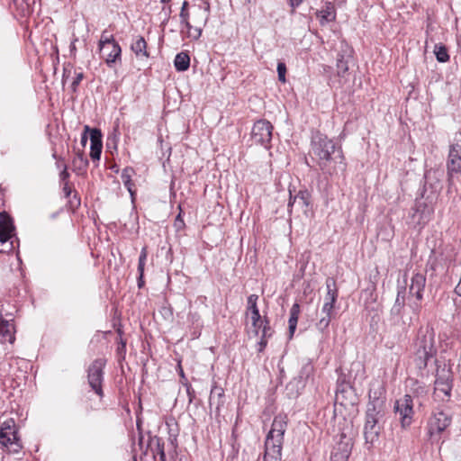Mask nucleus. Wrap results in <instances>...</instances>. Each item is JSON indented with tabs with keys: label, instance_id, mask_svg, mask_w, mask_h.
<instances>
[{
	"label": "nucleus",
	"instance_id": "nucleus-1",
	"mask_svg": "<svg viewBox=\"0 0 461 461\" xmlns=\"http://www.w3.org/2000/svg\"><path fill=\"white\" fill-rule=\"evenodd\" d=\"M438 346L434 328L427 324L420 326L411 345V360L422 375L429 362L437 359Z\"/></svg>",
	"mask_w": 461,
	"mask_h": 461
},
{
	"label": "nucleus",
	"instance_id": "nucleus-2",
	"mask_svg": "<svg viewBox=\"0 0 461 461\" xmlns=\"http://www.w3.org/2000/svg\"><path fill=\"white\" fill-rule=\"evenodd\" d=\"M311 155L320 168L328 174L333 172L330 168L331 162L339 163L345 168V158L340 146L337 147L333 140L320 131L312 132L311 138Z\"/></svg>",
	"mask_w": 461,
	"mask_h": 461
},
{
	"label": "nucleus",
	"instance_id": "nucleus-3",
	"mask_svg": "<svg viewBox=\"0 0 461 461\" xmlns=\"http://www.w3.org/2000/svg\"><path fill=\"white\" fill-rule=\"evenodd\" d=\"M289 419L285 413L274 417L269 431L264 442L263 461H282V449Z\"/></svg>",
	"mask_w": 461,
	"mask_h": 461
},
{
	"label": "nucleus",
	"instance_id": "nucleus-4",
	"mask_svg": "<svg viewBox=\"0 0 461 461\" xmlns=\"http://www.w3.org/2000/svg\"><path fill=\"white\" fill-rule=\"evenodd\" d=\"M436 373L434 382V395L442 402H448L453 388V375L451 368L446 363L435 359Z\"/></svg>",
	"mask_w": 461,
	"mask_h": 461
},
{
	"label": "nucleus",
	"instance_id": "nucleus-5",
	"mask_svg": "<svg viewBox=\"0 0 461 461\" xmlns=\"http://www.w3.org/2000/svg\"><path fill=\"white\" fill-rule=\"evenodd\" d=\"M0 448L10 454H18L23 449L18 427L13 418L5 420L0 425Z\"/></svg>",
	"mask_w": 461,
	"mask_h": 461
},
{
	"label": "nucleus",
	"instance_id": "nucleus-6",
	"mask_svg": "<svg viewBox=\"0 0 461 461\" xmlns=\"http://www.w3.org/2000/svg\"><path fill=\"white\" fill-rule=\"evenodd\" d=\"M447 193L457 192L456 183L461 182V145L452 144L449 147L447 159Z\"/></svg>",
	"mask_w": 461,
	"mask_h": 461
},
{
	"label": "nucleus",
	"instance_id": "nucleus-7",
	"mask_svg": "<svg viewBox=\"0 0 461 461\" xmlns=\"http://www.w3.org/2000/svg\"><path fill=\"white\" fill-rule=\"evenodd\" d=\"M197 1V3L192 5L193 29L186 35V37L192 41H198L201 38L203 29L206 26L211 15V5L209 0Z\"/></svg>",
	"mask_w": 461,
	"mask_h": 461
},
{
	"label": "nucleus",
	"instance_id": "nucleus-8",
	"mask_svg": "<svg viewBox=\"0 0 461 461\" xmlns=\"http://www.w3.org/2000/svg\"><path fill=\"white\" fill-rule=\"evenodd\" d=\"M106 359L99 357L95 359L87 369V382L91 389L100 397L103 398L104 393L103 390L104 369L106 366Z\"/></svg>",
	"mask_w": 461,
	"mask_h": 461
},
{
	"label": "nucleus",
	"instance_id": "nucleus-9",
	"mask_svg": "<svg viewBox=\"0 0 461 461\" xmlns=\"http://www.w3.org/2000/svg\"><path fill=\"white\" fill-rule=\"evenodd\" d=\"M451 417L443 411H435L428 421V434L431 441H438L450 425Z\"/></svg>",
	"mask_w": 461,
	"mask_h": 461
},
{
	"label": "nucleus",
	"instance_id": "nucleus-10",
	"mask_svg": "<svg viewBox=\"0 0 461 461\" xmlns=\"http://www.w3.org/2000/svg\"><path fill=\"white\" fill-rule=\"evenodd\" d=\"M274 127L270 122L267 120L257 121L251 131V140L258 145L263 146L265 149L271 148V140Z\"/></svg>",
	"mask_w": 461,
	"mask_h": 461
},
{
	"label": "nucleus",
	"instance_id": "nucleus-11",
	"mask_svg": "<svg viewBox=\"0 0 461 461\" xmlns=\"http://www.w3.org/2000/svg\"><path fill=\"white\" fill-rule=\"evenodd\" d=\"M395 414L398 415L401 426L405 429L413 420V400L410 394H405L394 403Z\"/></svg>",
	"mask_w": 461,
	"mask_h": 461
},
{
	"label": "nucleus",
	"instance_id": "nucleus-12",
	"mask_svg": "<svg viewBox=\"0 0 461 461\" xmlns=\"http://www.w3.org/2000/svg\"><path fill=\"white\" fill-rule=\"evenodd\" d=\"M258 295L250 294L247 299L246 316H249L251 325L255 334L259 335L260 330L264 328L266 321H269L267 317L262 318L258 307Z\"/></svg>",
	"mask_w": 461,
	"mask_h": 461
},
{
	"label": "nucleus",
	"instance_id": "nucleus-13",
	"mask_svg": "<svg viewBox=\"0 0 461 461\" xmlns=\"http://www.w3.org/2000/svg\"><path fill=\"white\" fill-rule=\"evenodd\" d=\"M444 172L438 168H430L425 172L424 175V194L429 192V194L438 197L443 188Z\"/></svg>",
	"mask_w": 461,
	"mask_h": 461
},
{
	"label": "nucleus",
	"instance_id": "nucleus-14",
	"mask_svg": "<svg viewBox=\"0 0 461 461\" xmlns=\"http://www.w3.org/2000/svg\"><path fill=\"white\" fill-rule=\"evenodd\" d=\"M426 274L418 272L412 275L409 286V294L415 296L418 303L413 306V310L417 311L420 308V303L423 299V292L426 286Z\"/></svg>",
	"mask_w": 461,
	"mask_h": 461
},
{
	"label": "nucleus",
	"instance_id": "nucleus-15",
	"mask_svg": "<svg viewBox=\"0 0 461 461\" xmlns=\"http://www.w3.org/2000/svg\"><path fill=\"white\" fill-rule=\"evenodd\" d=\"M351 438L342 434L340 440L333 447L330 461H348L352 450Z\"/></svg>",
	"mask_w": 461,
	"mask_h": 461
},
{
	"label": "nucleus",
	"instance_id": "nucleus-16",
	"mask_svg": "<svg viewBox=\"0 0 461 461\" xmlns=\"http://www.w3.org/2000/svg\"><path fill=\"white\" fill-rule=\"evenodd\" d=\"M15 227L11 216L5 212H0V243L5 246L14 233Z\"/></svg>",
	"mask_w": 461,
	"mask_h": 461
},
{
	"label": "nucleus",
	"instance_id": "nucleus-17",
	"mask_svg": "<svg viewBox=\"0 0 461 461\" xmlns=\"http://www.w3.org/2000/svg\"><path fill=\"white\" fill-rule=\"evenodd\" d=\"M384 401L381 398L375 397L369 400L366 406V418L376 420L375 421L382 423L384 417Z\"/></svg>",
	"mask_w": 461,
	"mask_h": 461
},
{
	"label": "nucleus",
	"instance_id": "nucleus-18",
	"mask_svg": "<svg viewBox=\"0 0 461 461\" xmlns=\"http://www.w3.org/2000/svg\"><path fill=\"white\" fill-rule=\"evenodd\" d=\"M321 315L322 316L315 322V327L321 333L327 334L330 321L335 316V304L323 303Z\"/></svg>",
	"mask_w": 461,
	"mask_h": 461
},
{
	"label": "nucleus",
	"instance_id": "nucleus-19",
	"mask_svg": "<svg viewBox=\"0 0 461 461\" xmlns=\"http://www.w3.org/2000/svg\"><path fill=\"white\" fill-rule=\"evenodd\" d=\"M99 50L106 65L110 68L122 59V48L118 42L104 46L103 50Z\"/></svg>",
	"mask_w": 461,
	"mask_h": 461
},
{
	"label": "nucleus",
	"instance_id": "nucleus-20",
	"mask_svg": "<svg viewBox=\"0 0 461 461\" xmlns=\"http://www.w3.org/2000/svg\"><path fill=\"white\" fill-rule=\"evenodd\" d=\"M164 440L158 437L152 436L149 431L147 432V444L145 446V455L150 450L152 454L159 456V461H166V453L164 449Z\"/></svg>",
	"mask_w": 461,
	"mask_h": 461
},
{
	"label": "nucleus",
	"instance_id": "nucleus-21",
	"mask_svg": "<svg viewBox=\"0 0 461 461\" xmlns=\"http://www.w3.org/2000/svg\"><path fill=\"white\" fill-rule=\"evenodd\" d=\"M315 16L319 20L321 26L335 22L337 11L334 4L332 2H325L322 7L315 12Z\"/></svg>",
	"mask_w": 461,
	"mask_h": 461
},
{
	"label": "nucleus",
	"instance_id": "nucleus-22",
	"mask_svg": "<svg viewBox=\"0 0 461 461\" xmlns=\"http://www.w3.org/2000/svg\"><path fill=\"white\" fill-rule=\"evenodd\" d=\"M103 135L98 128H94L90 136V158L92 160H99L103 149Z\"/></svg>",
	"mask_w": 461,
	"mask_h": 461
},
{
	"label": "nucleus",
	"instance_id": "nucleus-23",
	"mask_svg": "<svg viewBox=\"0 0 461 461\" xmlns=\"http://www.w3.org/2000/svg\"><path fill=\"white\" fill-rule=\"evenodd\" d=\"M376 420H369L366 418L364 426V437L366 443L373 444L378 439L382 429V423L375 421Z\"/></svg>",
	"mask_w": 461,
	"mask_h": 461
},
{
	"label": "nucleus",
	"instance_id": "nucleus-24",
	"mask_svg": "<svg viewBox=\"0 0 461 461\" xmlns=\"http://www.w3.org/2000/svg\"><path fill=\"white\" fill-rule=\"evenodd\" d=\"M136 175V172L133 167H126L122 169L121 178L123 183V185L128 190L131 203H134L136 200V189H135V184L132 181V177Z\"/></svg>",
	"mask_w": 461,
	"mask_h": 461
},
{
	"label": "nucleus",
	"instance_id": "nucleus-25",
	"mask_svg": "<svg viewBox=\"0 0 461 461\" xmlns=\"http://www.w3.org/2000/svg\"><path fill=\"white\" fill-rule=\"evenodd\" d=\"M314 373V366L313 364L311 361H308L305 363L300 372L299 375L293 382H290L288 386L293 385L295 384L297 387L303 388L305 386V384L307 381L313 376Z\"/></svg>",
	"mask_w": 461,
	"mask_h": 461
},
{
	"label": "nucleus",
	"instance_id": "nucleus-26",
	"mask_svg": "<svg viewBox=\"0 0 461 461\" xmlns=\"http://www.w3.org/2000/svg\"><path fill=\"white\" fill-rule=\"evenodd\" d=\"M352 390L349 377L343 373L339 374L337 379L336 400L348 398V394L351 393Z\"/></svg>",
	"mask_w": 461,
	"mask_h": 461
},
{
	"label": "nucleus",
	"instance_id": "nucleus-27",
	"mask_svg": "<svg viewBox=\"0 0 461 461\" xmlns=\"http://www.w3.org/2000/svg\"><path fill=\"white\" fill-rule=\"evenodd\" d=\"M326 294L323 298V303L330 304H336L339 298V288L337 281L334 277H328L325 281Z\"/></svg>",
	"mask_w": 461,
	"mask_h": 461
},
{
	"label": "nucleus",
	"instance_id": "nucleus-28",
	"mask_svg": "<svg viewBox=\"0 0 461 461\" xmlns=\"http://www.w3.org/2000/svg\"><path fill=\"white\" fill-rule=\"evenodd\" d=\"M14 339V325L9 321L4 320L0 313V343H13Z\"/></svg>",
	"mask_w": 461,
	"mask_h": 461
},
{
	"label": "nucleus",
	"instance_id": "nucleus-29",
	"mask_svg": "<svg viewBox=\"0 0 461 461\" xmlns=\"http://www.w3.org/2000/svg\"><path fill=\"white\" fill-rule=\"evenodd\" d=\"M131 50L136 55L137 58L144 57L149 59L150 57L148 51V44L144 37L139 35L136 36L131 44Z\"/></svg>",
	"mask_w": 461,
	"mask_h": 461
},
{
	"label": "nucleus",
	"instance_id": "nucleus-30",
	"mask_svg": "<svg viewBox=\"0 0 461 461\" xmlns=\"http://www.w3.org/2000/svg\"><path fill=\"white\" fill-rule=\"evenodd\" d=\"M88 164L84 152L78 150L72 159V169L77 176H82L86 173Z\"/></svg>",
	"mask_w": 461,
	"mask_h": 461
},
{
	"label": "nucleus",
	"instance_id": "nucleus-31",
	"mask_svg": "<svg viewBox=\"0 0 461 461\" xmlns=\"http://www.w3.org/2000/svg\"><path fill=\"white\" fill-rule=\"evenodd\" d=\"M224 390L221 387L214 385L211 390L210 404L216 405V411H219L221 407L224 405Z\"/></svg>",
	"mask_w": 461,
	"mask_h": 461
},
{
	"label": "nucleus",
	"instance_id": "nucleus-32",
	"mask_svg": "<svg viewBox=\"0 0 461 461\" xmlns=\"http://www.w3.org/2000/svg\"><path fill=\"white\" fill-rule=\"evenodd\" d=\"M414 213L412 214V218L415 217L416 213H420L417 223H424L425 221L429 220L430 215L433 212V210L429 209L427 204L424 203H417L415 207L413 208Z\"/></svg>",
	"mask_w": 461,
	"mask_h": 461
},
{
	"label": "nucleus",
	"instance_id": "nucleus-33",
	"mask_svg": "<svg viewBox=\"0 0 461 461\" xmlns=\"http://www.w3.org/2000/svg\"><path fill=\"white\" fill-rule=\"evenodd\" d=\"M299 314H300V305H299V303H295L293 304V306L290 309V317L288 320V329H289L290 338H292L294 336V333L296 330Z\"/></svg>",
	"mask_w": 461,
	"mask_h": 461
},
{
	"label": "nucleus",
	"instance_id": "nucleus-34",
	"mask_svg": "<svg viewBox=\"0 0 461 461\" xmlns=\"http://www.w3.org/2000/svg\"><path fill=\"white\" fill-rule=\"evenodd\" d=\"M261 337L260 340L258 342V352L261 353L265 350V348L267 346V339L270 338L273 334V330L270 327V322L266 321V324L264 325V328L260 330Z\"/></svg>",
	"mask_w": 461,
	"mask_h": 461
},
{
	"label": "nucleus",
	"instance_id": "nucleus-35",
	"mask_svg": "<svg viewBox=\"0 0 461 461\" xmlns=\"http://www.w3.org/2000/svg\"><path fill=\"white\" fill-rule=\"evenodd\" d=\"M175 68L179 72L187 70L190 67V57L185 52L176 54L174 60Z\"/></svg>",
	"mask_w": 461,
	"mask_h": 461
},
{
	"label": "nucleus",
	"instance_id": "nucleus-36",
	"mask_svg": "<svg viewBox=\"0 0 461 461\" xmlns=\"http://www.w3.org/2000/svg\"><path fill=\"white\" fill-rule=\"evenodd\" d=\"M405 290L406 288L404 286H402L398 289L395 303L393 307V312H396L397 314L401 312L405 305Z\"/></svg>",
	"mask_w": 461,
	"mask_h": 461
},
{
	"label": "nucleus",
	"instance_id": "nucleus-37",
	"mask_svg": "<svg viewBox=\"0 0 461 461\" xmlns=\"http://www.w3.org/2000/svg\"><path fill=\"white\" fill-rule=\"evenodd\" d=\"M192 15V12L190 13L189 10H180L179 14V19H180V24L184 28L186 29V34L190 32L193 29V24L190 21V16Z\"/></svg>",
	"mask_w": 461,
	"mask_h": 461
},
{
	"label": "nucleus",
	"instance_id": "nucleus-38",
	"mask_svg": "<svg viewBox=\"0 0 461 461\" xmlns=\"http://www.w3.org/2000/svg\"><path fill=\"white\" fill-rule=\"evenodd\" d=\"M434 53L437 60L440 63L447 62L450 59L447 49L444 45H436Z\"/></svg>",
	"mask_w": 461,
	"mask_h": 461
},
{
	"label": "nucleus",
	"instance_id": "nucleus-39",
	"mask_svg": "<svg viewBox=\"0 0 461 461\" xmlns=\"http://www.w3.org/2000/svg\"><path fill=\"white\" fill-rule=\"evenodd\" d=\"M348 70V60L344 55L339 54L337 58V71L339 77H344Z\"/></svg>",
	"mask_w": 461,
	"mask_h": 461
},
{
	"label": "nucleus",
	"instance_id": "nucleus-40",
	"mask_svg": "<svg viewBox=\"0 0 461 461\" xmlns=\"http://www.w3.org/2000/svg\"><path fill=\"white\" fill-rule=\"evenodd\" d=\"M137 429L139 431L138 447L141 454L145 455V446L147 444V434L144 435L141 429V421L137 420Z\"/></svg>",
	"mask_w": 461,
	"mask_h": 461
},
{
	"label": "nucleus",
	"instance_id": "nucleus-41",
	"mask_svg": "<svg viewBox=\"0 0 461 461\" xmlns=\"http://www.w3.org/2000/svg\"><path fill=\"white\" fill-rule=\"evenodd\" d=\"M117 42L114 40V37L113 34H110L107 30H104L102 32L99 42H98V48L99 50H103L104 46H106L108 44H112Z\"/></svg>",
	"mask_w": 461,
	"mask_h": 461
},
{
	"label": "nucleus",
	"instance_id": "nucleus-42",
	"mask_svg": "<svg viewBox=\"0 0 461 461\" xmlns=\"http://www.w3.org/2000/svg\"><path fill=\"white\" fill-rule=\"evenodd\" d=\"M311 195L307 190H300L298 194L294 196V201H298L303 206L308 207L310 204Z\"/></svg>",
	"mask_w": 461,
	"mask_h": 461
},
{
	"label": "nucleus",
	"instance_id": "nucleus-43",
	"mask_svg": "<svg viewBox=\"0 0 461 461\" xmlns=\"http://www.w3.org/2000/svg\"><path fill=\"white\" fill-rule=\"evenodd\" d=\"M187 321L195 328L202 327L201 316L196 312H189L188 316H187Z\"/></svg>",
	"mask_w": 461,
	"mask_h": 461
},
{
	"label": "nucleus",
	"instance_id": "nucleus-44",
	"mask_svg": "<svg viewBox=\"0 0 461 461\" xmlns=\"http://www.w3.org/2000/svg\"><path fill=\"white\" fill-rule=\"evenodd\" d=\"M159 312L163 316L165 320H171L173 319V308L170 304L166 303L159 310Z\"/></svg>",
	"mask_w": 461,
	"mask_h": 461
},
{
	"label": "nucleus",
	"instance_id": "nucleus-45",
	"mask_svg": "<svg viewBox=\"0 0 461 461\" xmlns=\"http://www.w3.org/2000/svg\"><path fill=\"white\" fill-rule=\"evenodd\" d=\"M277 75H278V80L282 83H285V74H286V66L285 63L283 61H279L277 63Z\"/></svg>",
	"mask_w": 461,
	"mask_h": 461
},
{
	"label": "nucleus",
	"instance_id": "nucleus-46",
	"mask_svg": "<svg viewBox=\"0 0 461 461\" xmlns=\"http://www.w3.org/2000/svg\"><path fill=\"white\" fill-rule=\"evenodd\" d=\"M84 78V73L83 72H76V76L71 83V90L72 92L76 93L77 90V86L81 83V81Z\"/></svg>",
	"mask_w": 461,
	"mask_h": 461
},
{
	"label": "nucleus",
	"instance_id": "nucleus-47",
	"mask_svg": "<svg viewBox=\"0 0 461 461\" xmlns=\"http://www.w3.org/2000/svg\"><path fill=\"white\" fill-rule=\"evenodd\" d=\"M93 130H94V128H91L89 125H85L84 131L81 134V140H80L83 147H85L87 143V140H88L87 134L89 133V137H90Z\"/></svg>",
	"mask_w": 461,
	"mask_h": 461
},
{
	"label": "nucleus",
	"instance_id": "nucleus-48",
	"mask_svg": "<svg viewBox=\"0 0 461 461\" xmlns=\"http://www.w3.org/2000/svg\"><path fill=\"white\" fill-rule=\"evenodd\" d=\"M184 385L185 387L186 393L188 396V402H189V403H192L194 402V400L195 399V392H194V388L192 387L191 384L188 383L187 379H185V383Z\"/></svg>",
	"mask_w": 461,
	"mask_h": 461
},
{
	"label": "nucleus",
	"instance_id": "nucleus-49",
	"mask_svg": "<svg viewBox=\"0 0 461 461\" xmlns=\"http://www.w3.org/2000/svg\"><path fill=\"white\" fill-rule=\"evenodd\" d=\"M69 177H70V175L68 171V166H67V164H63L62 169L59 173V179L62 183H66V182H68Z\"/></svg>",
	"mask_w": 461,
	"mask_h": 461
},
{
	"label": "nucleus",
	"instance_id": "nucleus-50",
	"mask_svg": "<svg viewBox=\"0 0 461 461\" xmlns=\"http://www.w3.org/2000/svg\"><path fill=\"white\" fill-rule=\"evenodd\" d=\"M117 353L122 357H124L126 353V341L123 340L122 338H120V345L117 348Z\"/></svg>",
	"mask_w": 461,
	"mask_h": 461
},
{
	"label": "nucleus",
	"instance_id": "nucleus-51",
	"mask_svg": "<svg viewBox=\"0 0 461 461\" xmlns=\"http://www.w3.org/2000/svg\"><path fill=\"white\" fill-rule=\"evenodd\" d=\"M413 384L416 385L415 391L417 393H420V394L427 393L426 387L423 384H421L419 381H417V380L414 381Z\"/></svg>",
	"mask_w": 461,
	"mask_h": 461
},
{
	"label": "nucleus",
	"instance_id": "nucleus-52",
	"mask_svg": "<svg viewBox=\"0 0 461 461\" xmlns=\"http://www.w3.org/2000/svg\"><path fill=\"white\" fill-rule=\"evenodd\" d=\"M62 191H63L64 195H65L66 198H68L71 195L72 189L69 186V183L68 182L63 183Z\"/></svg>",
	"mask_w": 461,
	"mask_h": 461
},
{
	"label": "nucleus",
	"instance_id": "nucleus-53",
	"mask_svg": "<svg viewBox=\"0 0 461 461\" xmlns=\"http://www.w3.org/2000/svg\"><path fill=\"white\" fill-rule=\"evenodd\" d=\"M147 257H148L147 248L143 247L140 250V254L138 262L146 264Z\"/></svg>",
	"mask_w": 461,
	"mask_h": 461
},
{
	"label": "nucleus",
	"instance_id": "nucleus-54",
	"mask_svg": "<svg viewBox=\"0 0 461 461\" xmlns=\"http://www.w3.org/2000/svg\"><path fill=\"white\" fill-rule=\"evenodd\" d=\"M303 0H288V4L292 8V13L303 4Z\"/></svg>",
	"mask_w": 461,
	"mask_h": 461
},
{
	"label": "nucleus",
	"instance_id": "nucleus-55",
	"mask_svg": "<svg viewBox=\"0 0 461 461\" xmlns=\"http://www.w3.org/2000/svg\"><path fill=\"white\" fill-rule=\"evenodd\" d=\"M69 203H70V205L72 207H78L80 205V203H81L80 198L77 197V193H75V194L73 195V199H71L69 201Z\"/></svg>",
	"mask_w": 461,
	"mask_h": 461
},
{
	"label": "nucleus",
	"instance_id": "nucleus-56",
	"mask_svg": "<svg viewBox=\"0 0 461 461\" xmlns=\"http://www.w3.org/2000/svg\"><path fill=\"white\" fill-rule=\"evenodd\" d=\"M162 12L166 14L167 18L168 19L172 13L171 5L169 4L164 5V6L162 7Z\"/></svg>",
	"mask_w": 461,
	"mask_h": 461
},
{
	"label": "nucleus",
	"instance_id": "nucleus-57",
	"mask_svg": "<svg viewBox=\"0 0 461 461\" xmlns=\"http://www.w3.org/2000/svg\"><path fill=\"white\" fill-rule=\"evenodd\" d=\"M137 285L140 289L143 288L144 285H145V281H144V276H138V279H137Z\"/></svg>",
	"mask_w": 461,
	"mask_h": 461
},
{
	"label": "nucleus",
	"instance_id": "nucleus-58",
	"mask_svg": "<svg viewBox=\"0 0 461 461\" xmlns=\"http://www.w3.org/2000/svg\"><path fill=\"white\" fill-rule=\"evenodd\" d=\"M176 225L177 227H181L182 225H184V221L182 219L181 212H179L176 218Z\"/></svg>",
	"mask_w": 461,
	"mask_h": 461
},
{
	"label": "nucleus",
	"instance_id": "nucleus-59",
	"mask_svg": "<svg viewBox=\"0 0 461 461\" xmlns=\"http://www.w3.org/2000/svg\"><path fill=\"white\" fill-rule=\"evenodd\" d=\"M145 263L138 262V273L139 276H144Z\"/></svg>",
	"mask_w": 461,
	"mask_h": 461
},
{
	"label": "nucleus",
	"instance_id": "nucleus-60",
	"mask_svg": "<svg viewBox=\"0 0 461 461\" xmlns=\"http://www.w3.org/2000/svg\"><path fill=\"white\" fill-rule=\"evenodd\" d=\"M66 164L65 159L63 158H59L58 161H56V167L59 169H62V165Z\"/></svg>",
	"mask_w": 461,
	"mask_h": 461
},
{
	"label": "nucleus",
	"instance_id": "nucleus-61",
	"mask_svg": "<svg viewBox=\"0 0 461 461\" xmlns=\"http://www.w3.org/2000/svg\"><path fill=\"white\" fill-rule=\"evenodd\" d=\"M13 249H14L13 241H11V243L9 245H7V248L6 249H1L0 252L1 253H7V252L13 250Z\"/></svg>",
	"mask_w": 461,
	"mask_h": 461
},
{
	"label": "nucleus",
	"instance_id": "nucleus-62",
	"mask_svg": "<svg viewBox=\"0 0 461 461\" xmlns=\"http://www.w3.org/2000/svg\"><path fill=\"white\" fill-rule=\"evenodd\" d=\"M69 74H70V70H68V68H64L63 77H62L63 84L65 83V80L69 76Z\"/></svg>",
	"mask_w": 461,
	"mask_h": 461
},
{
	"label": "nucleus",
	"instance_id": "nucleus-63",
	"mask_svg": "<svg viewBox=\"0 0 461 461\" xmlns=\"http://www.w3.org/2000/svg\"><path fill=\"white\" fill-rule=\"evenodd\" d=\"M179 375L182 378V381H181L182 384H185L186 377H185V373L181 367H180Z\"/></svg>",
	"mask_w": 461,
	"mask_h": 461
},
{
	"label": "nucleus",
	"instance_id": "nucleus-64",
	"mask_svg": "<svg viewBox=\"0 0 461 461\" xmlns=\"http://www.w3.org/2000/svg\"><path fill=\"white\" fill-rule=\"evenodd\" d=\"M77 41V39H75V40L71 42V44H70V47H69V48H70V52H71V53H73L74 51H76V44H75V42H76Z\"/></svg>",
	"mask_w": 461,
	"mask_h": 461
}]
</instances>
